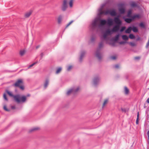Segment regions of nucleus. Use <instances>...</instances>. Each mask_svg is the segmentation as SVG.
Listing matches in <instances>:
<instances>
[{"instance_id": "nucleus-1", "label": "nucleus", "mask_w": 149, "mask_h": 149, "mask_svg": "<svg viewBox=\"0 0 149 149\" xmlns=\"http://www.w3.org/2000/svg\"><path fill=\"white\" fill-rule=\"evenodd\" d=\"M7 93L10 96L13 97L14 100L17 103H19L21 102H24L26 100V97L25 96L20 97V95H14L8 91H7Z\"/></svg>"}, {"instance_id": "nucleus-2", "label": "nucleus", "mask_w": 149, "mask_h": 149, "mask_svg": "<svg viewBox=\"0 0 149 149\" xmlns=\"http://www.w3.org/2000/svg\"><path fill=\"white\" fill-rule=\"evenodd\" d=\"M98 20L100 22L99 25L100 26H102L106 24H107L110 26L113 25V20L111 18H109L106 21L105 19H101L99 17L98 18Z\"/></svg>"}, {"instance_id": "nucleus-3", "label": "nucleus", "mask_w": 149, "mask_h": 149, "mask_svg": "<svg viewBox=\"0 0 149 149\" xmlns=\"http://www.w3.org/2000/svg\"><path fill=\"white\" fill-rule=\"evenodd\" d=\"M116 17H115L113 20V23L115 26L120 28V26L122 25V22L120 19V15H117Z\"/></svg>"}, {"instance_id": "nucleus-4", "label": "nucleus", "mask_w": 149, "mask_h": 149, "mask_svg": "<svg viewBox=\"0 0 149 149\" xmlns=\"http://www.w3.org/2000/svg\"><path fill=\"white\" fill-rule=\"evenodd\" d=\"M103 46V43L102 42H101L100 43L99 45V47L97 49L96 53L95 56L97 57L99 60H100L102 58L101 56L100 53L101 50V48Z\"/></svg>"}, {"instance_id": "nucleus-5", "label": "nucleus", "mask_w": 149, "mask_h": 149, "mask_svg": "<svg viewBox=\"0 0 149 149\" xmlns=\"http://www.w3.org/2000/svg\"><path fill=\"white\" fill-rule=\"evenodd\" d=\"M119 29L120 28L114 25L112 29H108L106 30L105 33L107 35H111L113 32H118Z\"/></svg>"}, {"instance_id": "nucleus-6", "label": "nucleus", "mask_w": 149, "mask_h": 149, "mask_svg": "<svg viewBox=\"0 0 149 149\" xmlns=\"http://www.w3.org/2000/svg\"><path fill=\"white\" fill-rule=\"evenodd\" d=\"M22 79H19L15 82L13 86L15 87H18L20 89L23 90L24 89V86L22 85Z\"/></svg>"}, {"instance_id": "nucleus-7", "label": "nucleus", "mask_w": 149, "mask_h": 149, "mask_svg": "<svg viewBox=\"0 0 149 149\" xmlns=\"http://www.w3.org/2000/svg\"><path fill=\"white\" fill-rule=\"evenodd\" d=\"M68 8L67 0H63L61 6V10L63 12L65 11Z\"/></svg>"}, {"instance_id": "nucleus-8", "label": "nucleus", "mask_w": 149, "mask_h": 149, "mask_svg": "<svg viewBox=\"0 0 149 149\" xmlns=\"http://www.w3.org/2000/svg\"><path fill=\"white\" fill-rule=\"evenodd\" d=\"M110 14L112 16H116L117 13L114 9L113 10H107L105 12V14L104 15H108Z\"/></svg>"}, {"instance_id": "nucleus-9", "label": "nucleus", "mask_w": 149, "mask_h": 149, "mask_svg": "<svg viewBox=\"0 0 149 149\" xmlns=\"http://www.w3.org/2000/svg\"><path fill=\"white\" fill-rule=\"evenodd\" d=\"M118 10L120 14H124L125 12V9L124 8V5L123 3L119 4L118 5Z\"/></svg>"}, {"instance_id": "nucleus-10", "label": "nucleus", "mask_w": 149, "mask_h": 149, "mask_svg": "<svg viewBox=\"0 0 149 149\" xmlns=\"http://www.w3.org/2000/svg\"><path fill=\"white\" fill-rule=\"evenodd\" d=\"M106 5V3H103L102 4L100 7V8L98 9L99 13L98 15H104L105 14V11H102V9Z\"/></svg>"}, {"instance_id": "nucleus-11", "label": "nucleus", "mask_w": 149, "mask_h": 149, "mask_svg": "<svg viewBox=\"0 0 149 149\" xmlns=\"http://www.w3.org/2000/svg\"><path fill=\"white\" fill-rule=\"evenodd\" d=\"M79 87H78L76 89H75L74 88H72L67 91V95H68L71 93H75L78 91V90H79Z\"/></svg>"}, {"instance_id": "nucleus-12", "label": "nucleus", "mask_w": 149, "mask_h": 149, "mask_svg": "<svg viewBox=\"0 0 149 149\" xmlns=\"http://www.w3.org/2000/svg\"><path fill=\"white\" fill-rule=\"evenodd\" d=\"M98 21V18H96L92 21L91 24L92 28H94L97 27V22Z\"/></svg>"}, {"instance_id": "nucleus-13", "label": "nucleus", "mask_w": 149, "mask_h": 149, "mask_svg": "<svg viewBox=\"0 0 149 149\" xmlns=\"http://www.w3.org/2000/svg\"><path fill=\"white\" fill-rule=\"evenodd\" d=\"M99 78L98 76L95 77L93 79V84L95 86H96L99 82Z\"/></svg>"}, {"instance_id": "nucleus-14", "label": "nucleus", "mask_w": 149, "mask_h": 149, "mask_svg": "<svg viewBox=\"0 0 149 149\" xmlns=\"http://www.w3.org/2000/svg\"><path fill=\"white\" fill-rule=\"evenodd\" d=\"M132 20H134L136 19H139L141 18L140 15L139 14H135L131 17Z\"/></svg>"}, {"instance_id": "nucleus-15", "label": "nucleus", "mask_w": 149, "mask_h": 149, "mask_svg": "<svg viewBox=\"0 0 149 149\" xmlns=\"http://www.w3.org/2000/svg\"><path fill=\"white\" fill-rule=\"evenodd\" d=\"M85 53L86 52L84 51H82L81 52V55L79 60L80 62H81L82 61L83 58L84 57Z\"/></svg>"}, {"instance_id": "nucleus-16", "label": "nucleus", "mask_w": 149, "mask_h": 149, "mask_svg": "<svg viewBox=\"0 0 149 149\" xmlns=\"http://www.w3.org/2000/svg\"><path fill=\"white\" fill-rule=\"evenodd\" d=\"M125 21L127 23H130L133 21L132 17L124 18Z\"/></svg>"}, {"instance_id": "nucleus-17", "label": "nucleus", "mask_w": 149, "mask_h": 149, "mask_svg": "<svg viewBox=\"0 0 149 149\" xmlns=\"http://www.w3.org/2000/svg\"><path fill=\"white\" fill-rule=\"evenodd\" d=\"M120 36V34H117L115 37H114L112 38V40L116 42L117 41L119 38Z\"/></svg>"}, {"instance_id": "nucleus-18", "label": "nucleus", "mask_w": 149, "mask_h": 149, "mask_svg": "<svg viewBox=\"0 0 149 149\" xmlns=\"http://www.w3.org/2000/svg\"><path fill=\"white\" fill-rule=\"evenodd\" d=\"M132 30V27L130 26L125 30V32L127 33H130Z\"/></svg>"}, {"instance_id": "nucleus-19", "label": "nucleus", "mask_w": 149, "mask_h": 149, "mask_svg": "<svg viewBox=\"0 0 149 149\" xmlns=\"http://www.w3.org/2000/svg\"><path fill=\"white\" fill-rule=\"evenodd\" d=\"M40 129L39 127H35L31 128L29 131V133H31L32 132L36 131Z\"/></svg>"}, {"instance_id": "nucleus-20", "label": "nucleus", "mask_w": 149, "mask_h": 149, "mask_svg": "<svg viewBox=\"0 0 149 149\" xmlns=\"http://www.w3.org/2000/svg\"><path fill=\"white\" fill-rule=\"evenodd\" d=\"M132 30L134 32H137L138 31L137 28L134 26H133L132 27Z\"/></svg>"}, {"instance_id": "nucleus-21", "label": "nucleus", "mask_w": 149, "mask_h": 149, "mask_svg": "<svg viewBox=\"0 0 149 149\" xmlns=\"http://www.w3.org/2000/svg\"><path fill=\"white\" fill-rule=\"evenodd\" d=\"M139 26L141 27L143 29H145L146 28V26L145 24L143 22H141L139 24Z\"/></svg>"}, {"instance_id": "nucleus-22", "label": "nucleus", "mask_w": 149, "mask_h": 149, "mask_svg": "<svg viewBox=\"0 0 149 149\" xmlns=\"http://www.w3.org/2000/svg\"><path fill=\"white\" fill-rule=\"evenodd\" d=\"M62 17L61 15L59 16L58 18V24H60L61 22Z\"/></svg>"}, {"instance_id": "nucleus-23", "label": "nucleus", "mask_w": 149, "mask_h": 149, "mask_svg": "<svg viewBox=\"0 0 149 149\" xmlns=\"http://www.w3.org/2000/svg\"><path fill=\"white\" fill-rule=\"evenodd\" d=\"M132 10H129L127 12V16L128 17H131L132 15Z\"/></svg>"}, {"instance_id": "nucleus-24", "label": "nucleus", "mask_w": 149, "mask_h": 149, "mask_svg": "<svg viewBox=\"0 0 149 149\" xmlns=\"http://www.w3.org/2000/svg\"><path fill=\"white\" fill-rule=\"evenodd\" d=\"M49 84V80L48 79H46L45 81V82L44 84V86L45 88H46Z\"/></svg>"}, {"instance_id": "nucleus-25", "label": "nucleus", "mask_w": 149, "mask_h": 149, "mask_svg": "<svg viewBox=\"0 0 149 149\" xmlns=\"http://www.w3.org/2000/svg\"><path fill=\"white\" fill-rule=\"evenodd\" d=\"M31 11L27 12L25 14V17L26 18L28 17L31 15Z\"/></svg>"}, {"instance_id": "nucleus-26", "label": "nucleus", "mask_w": 149, "mask_h": 149, "mask_svg": "<svg viewBox=\"0 0 149 149\" xmlns=\"http://www.w3.org/2000/svg\"><path fill=\"white\" fill-rule=\"evenodd\" d=\"M122 39L125 40H127L128 39V37L126 35H123L122 36Z\"/></svg>"}, {"instance_id": "nucleus-27", "label": "nucleus", "mask_w": 149, "mask_h": 149, "mask_svg": "<svg viewBox=\"0 0 149 149\" xmlns=\"http://www.w3.org/2000/svg\"><path fill=\"white\" fill-rule=\"evenodd\" d=\"M132 7H136L137 6V4L134 2H132L131 4Z\"/></svg>"}, {"instance_id": "nucleus-28", "label": "nucleus", "mask_w": 149, "mask_h": 149, "mask_svg": "<svg viewBox=\"0 0 149 149\" xmlns=\"http://www.w3.org/2000/svg\"><path fill=\"white\" fill-rule=\"evenodd\" d=\"M139 112H138L137 113V118L136 120V124L137 125L139 123Z\"/></svg>"}, {"instance_id": "nucleus-29", "label": "nucleus", "mask_w": 149, "mask_h": 149, "mask_svg": "<svg viewBox=\"0 0 149 149\" xmlns=\"http://www.w3.org/2000/svg\"><path fill=\"white\" fill-rule=\"evenodd\" d=\"M129 38L131 39H133L135 38V36L133 34H130L129 36Z\"/></svg>"}, {"instance_id": "nucleus-30", "label": "nucleus", "mask_w": 149, "mask_h": 149, "mask_svg": "<svg viewBox=\"0 0 149 149\" xmlns=\"http://www.w3.org/2000/svg\"><path fill=\"white\" fill-rule=\"evenodd\" d=\"M61 69H62V68L61 67H59V68H58L57 69L56 71V74H58L61 71Z\"/></svg>"}, {"instance_id": "nucleus-31", "label": "nucleus", "mask_w": 149, "mask_h": 149, "mask_svg": "<svg viewBox=\"0 0 149 149\" xmlns=\"http://www.w3.org/2000/svg\"><path fill=\"white\" fill-rule=\"evenodd\" d=\"M125 94H127L129 92V90L128 88L126 86L125 87Z\"/></svg>"}, {"instance_id": "nucleus-32", "label": "nucleus", "mask_w": 149, "mask_h": 149, "mask_svg": "<svg viewBox=\"0 0 149 149\" xmlns=\"http://www.w3.org/2000/svg\"><path fill=\"white\" fill-rule=\"evenodd\" d=\"M69 4L70 7L71 8L73 6V0H70L69 2Z\"/></svg>"}, {"instance_id": "nucleus-33", "label": "nucleus", "mask_w": 149, "mask_h": 149, "mask_svg": "<svg viewBox=\"0 0 149 149\" xmlns=\"http://www.w3.org/2000/svg\"><path fill=\"white\" fill-rule=\"evenodd\" d=\"M3 109L5 111H9L10 110V109H8L7 108L6 106H4Z\"/></svg>"}, {"instance_id": "nucleus-34", "label": "nucleus", "mask_w": 149, "mask_h": 149, "mask_svg": "<svg viewBox=\"0 0 149 149\" xmlns=\"http://www.w3.org/2000/svg\"><path fill=\"white\" fill-rule=\"evenodd\" d=\"M73 21L72 20L67 25H66L65 29L67 28L73 22Z\"/></svg>"}, {"instance_id": "nucleus-35", "label": "nucleus", "mask_w": 149, "mask_h": 149, "mask_svg": "<svg viewBox=\"0 0 149 149\" xmlns=\"http://www.w3.org/2000/svg\"><path fill=\"white\" fill-rule=\"evenodd\" d=\"M3 97L4 99L6 101L8 100V99L6 96V95L5 93H4L3 95Z\"/></svg>"}, {"instance_id": "nucleus-36", "label": "nucleus", "mask_w": 149, "mask_h": 149, "mask_svg": "<svg viewBox=\"0 0 149 149\" xmlns=\"http://www.w3.org/2000/svg\"><path fill=\"white\" fill-rule=\"evenodd\" d=\"M125 29V26H123L122 27L121 29H120V32H123Z\"/></svg>"}, {"instance_id": "nucleus-37", "label": "nucleus", "mask_w": 149, "mask_h": 149, "mask_svg": "<svg viewBox=\"0 0 149 149\" xmlns=\"http://www.w3.org/2000/svg\"><path fill=\"white\" fill-rule=\"evenodd\" d=\"M25 53V51L24 50L21 51L20 52V54L21 56H23Z\"/></svg>"}, {"instance_id": "nucleus-38", "label": "nucleus", "mask_w": 149, "mask_h": 149, "mask_svg": "<svg viewBox=\"0 0 149 149\" xmlns=\"http://www.w3.org/2000/svg\"><path fill=\"white\" fill-rule=\"evenodd\" d=\"M36 63H37V62H35V63H33L32 64H31L29 66V67H28V68H30L32 66H33V65H34Z\"/></svg>"}, {"instance_id": "nucleus-39", "label": "nucleus", "mask_w": 149, "mask_h": 149, "mask_svg": "<svg viewBox=\"0 0 149 149\" xmlns=\"http://www.w3.org/2000/svg\"><path fill=\"white\" fill-rule=\"evenodd\" d=\"M121 110L123 112H124L125 113H126L127 111V109L125 108H121Z\"/></svg>"}, {"instance_id": "nucleus-40", "label": "nucleus", "mask_w": 149, "mask_h": 149, "mask_svg": "<svg viewBox=\"0 0 149 149\" xmlns=\"http://www.w3.org/2000/svg\"><path fill=\"white\" fill-rule=\"evenodd\" d=\"M107 101H108V100H106L104 101V103L103 104V106H102L103 107H104V105L107 103Z\"/></svg>"}, {"instance_id": "nucleus-41", "label": "nucleus", "mask_w": 149, "mask_h": 149, "mask_svg": "<svg viewBox=\"0 0 149 149\" xmlns=\"http://www.w3.org/2000/svg\"><path fill=\"white\" fill-rule=\"evenodd\" d=\"M127 42H126L124 41H121L120 42L119 44L120 45L124 44L125 43Z\"/></svg>"}, {"instance_id": "nucleus-42", "label": "nucleus", "mask_w": 149, "mask_h": 149, "mask_svg": "<svg viewBox=\"0 0 149 149\" xmlns=\"http://www.w3.org/2000/svg\"><path fill=\"white\" fill-rule=\"evenodd\" d=\"M95 40V38L93 37H92L91 39V41L92 42H93Z\"/></svg>"}, {"instance_id": "nucleus-43", "label": "nucleus", "mask_w": 149, "mask_h": 149, "mask_svg": "<svg viewBox=\"0 0 149 149\" xmlns=\"http://www.w3.org/2000/svg\"><path fill=\"white\" fill-rule=\"evenodd\" d=\"M107 35H108L107 34H106L105 33H104L103 35V37L104 38V39H105L106 38Z\"/></svg>"}, {"instance_id": "nucleus-44", "label": "nucleus", "mask_w": 149, "mask_h": 149, "mask_svg": "<svg viewBox=\"0 0 149 149\" xmlns=\"http://www.w3.org/2000/svg\"><path fill=\"white\" fill-rule=\"evenodd\" d=\"M113 67L116 68H118L119 67V65L118 64H116L113 66Z\"/></svg>"}, {"instance_id": "nucleus-45", "label": "nucleus", "mask_w": 149, "mask_h": 149, "mask_svg": "<svg viewBox=\"0 0 149 149\" xmlns=\"http://www.w3.org/2000/svg\"><path fill=\"white\" fill-rule=\"evenodd\" d=\"M72 68V66L71 65L69 66L67 69L68 71H69Z\"/></svg>"}, {"instance_id": "nucleus-46", "label": "nucleus", "mask_w": 149, "mask_h": 149, "mask_svg": "<svg viewBox=\"0 0 149 149\" xmlns=\"http://www.w3.org/2000/svg\"><path fill=\"white\" fill-rule=\"evenodd\" d=\"M134 59L135 60H139L140 58V57L139 56L135 57H134Z\"/></svg>"}, {"instance_id": "nucleus-47", "label": "nucleus", "mask_w": 149, "mask_h": 149, "mask_svg": "<svg viewBox=\"0 0 149 149\" xmlns=\"http://www.w3.org/2000/svg\"><path fill=\"white\" fill-rule=\"evenodd\" d=\"M111 58L113 60H115L116 58V57L115 56H112L111 57Z\"/></svg>"}, {"instance_id": "nucleus-48", "label": "nucleus", "mask_w": 149, "mask_h": 149, "mask_svg": "<svg viewBox=\"0 0 149 149\" xmlns=\"http://www.w3.org/2000/svg\"><path fill=\"white\" fill-rule=\"evenodd\" d=\"M129 44L132 46H133L135 45L134 43L132 42H130L129 43Z\"/></svg>"}, {"instance_id": "nucleus-49", "label": "nucleus", "mask_w": 149, "mask_h": 149, "mask_svg": "<svg viewBox=\"0 0 149 149\" xmlns=\"http://www.w3.org/2000/svg\"><path fill=\"white\" fill-rule=\"evenodd\" d=\"M15 108V106H12L11 107V109H14Z\"/></svg>"}, {"instance_id": "nucleus-50", "label": "nucleus", "mask_w": 149, "mask_h": 149, "mask_svg": "<svg viewBox=\"0 0 149 149\" xmlns=\"http://www.w3.org/2000/svg\"><path fill=\"white\" fill-rule=\"evenodd\" d=\"M146 102L148 103H149V97L146 100Z\"/></svg>"}, {"instance_id": "nucleus-51", "label": "nucleus", "mask_w": 149, "mask_h": 149, "mask_svg": "<svg viewBox=\"0 0 149 149\" xmlns=\"http://www.w3.org/2000/svg\"><path fill=\"white\" fill-rule=\"evenodd\" d=\"M40 56H41V58H42V57H43V53H42L41 54H40Z\"/></svg>"}, {"instance_id": "nucleus-52", "label": "nucleus", "mask_w": 149, "mask_h": 149, "mask_svg": "<svg viewBox=\"0 0 149 149\" xmlns=\"http://www.w3.org/2000/svg\"><path fill=\"white\" fill-rule=\"evenodd\" d=\"M140 39V38L139 37L136 40H139Z\"/></svg>"}, {"instance_id": "nucleus-53", "label": "nucleus", "mask_w": 149, "mask_h": 149, "mask_svg": "<svg viewBox=\"0 0 149 149\" xmlns=\"http://www.w3.org/2000/svg\"><path fill=\"white\" fill-rule=\"evenodd\" d=\"M147 135L148 136V138H149V130L148 132Z\"/></svg>"}, {"instance_id": "nucleus-54", "label": "nucleus", "mask_w": 149, "mask_h": 149, "mask_svg": "<svg viewBox=\"0 0 149 149\" xmlns=\"http://www.w3.org/2000/svg\"><path fill=\"white\" fill-rule=\"evenodd\" d=\"M39 47V46H37L36 47V49H38V48Z\"/></svg>"}, {"instance_id": "nucleus-55", "label": "nucleus", "mask_w": 149, "mask_h": 149, "mask_svg": "<svg viewBox=\"0 0 149 149\" xmlns=\"http://www.w3.org/2000/svg\"><path fill=\"white\" fill-rule=\"evenodd\" d=\"M30 96V94H28L27 95V97H29V96Z\"/></svg>"}, {"instance_id": "nucleus-56", "label": "nucleus", "mask_w": 149, "mask_h": 149, "mask_svg": "<svg viewBox=\"0 0 149 149\" xmlns=\"http://www.w3.org/2000/svg\"><path fill=\"white\" fill-rule=\"evenodd\" d=\"M148 139L149 140V141H148V144H149V138H148Z\"/></svg>"}, {"instance_id": "nucleus-57", "label": "nucleus", "mask_w": 149, "mask_h": 149, "mask_svg": "<svg viewBox=\"0 0 149 149\" xmlns=\"http://www.w3.org/2000/svg\"><path fill=\"white\" fill-rule=\"evenodd\" d=\"M112 45H113V46H114V43H112Z\"/></svg>"}]
</instances>
